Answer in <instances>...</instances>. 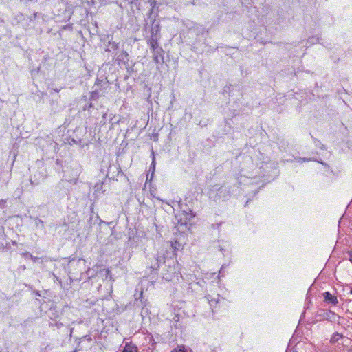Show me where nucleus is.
Returning <instances> with one entry per match:
<instances>
[{"label": "nucleus", "mask_w": 352, "mask_h": 352, "mask_svg": "<svg viewBox=\"0 0 352 352\" xmlns=\"http://www.w3.org/2000/svg\"><path fill=\"white\" fill-rule=\"evenodd\" d=\"M109 87V83L106 78L102 79H97L93 87L94 90L91 92V99H96L99 96H103L107 93V90Z\"/></svg>", "instance_id": "obj_1"}, {"label": "nucleus", "mask_w": 352, "mask_h": 352, "mask_svg": "<svg viewBox=\"0 0 352 352\" xmlns=\"http://www.w3.org/2000/svg\"><path fill=\"white\" fill-rule=\"evenodd\" d=\"M147 264L153 271H157L162 263H164V258L158 254L148 256Z\"/></svg>", "instance_id": "obj_2"}, {"label": "nucleus", "mask_w": 352, "mask_h": 352, "mask_svg": "<svg viewBox=\"0 0 352 352\" xmlns=\"http://www.w3.org/2000/svg\"><path fill=\"white\" fill-rule=\"evenodd\" d=\"M152 52L153 59L156 65H162L164 62V50L162 48H158V50H153Z\"/></svg>", "instance_id": "obj_3"}, {"label": "nucleus", "mask_w": 352, "mask_h": 352, "mask_svg": "<svg viewBox=\"0 0 352 352\" xmlns=\"http://www.w3.org/2000/svg\"><path fill=\"white\" fill-rule=\"evenodd\" d=\"M160 37H156L155 36H151L149 40L148 41V44L149 45L152 51L158 50V48H162L158 44V40Z\"/></svg>", "instance_id": "obj_4"}, {"label": "nucleus", "mask_w": 352, "mask_h": 352, "mask_svg": "<svg viewBox=\"0 0 352 352\" xmlns=\"http://www.w3.org/2000/svg\"><path fill=\"white\" fill-rule=\"evenodd\" d=\"M107 40L108 41V43L106 45L105 51L111 52L113 50H116L118 48V43L116 42H111V38H109V36H107ZM106 41V39L104 42Z\"/></svg>", "instance_id": "obj_5"}, {"label": "nucleus", "mask_w": 352, "mask_h": 352, "mask_svg": "<svg viewBox=\"0 0 352 352\" xmlns=\"http://www.w3.org/2000/svg\"><path fill=\"white\" fill-rule=\"evenodd\" d=\"M323 295H324L325 301H327L333 305H336L338 303L337 297L333 296L330 292H326L324 293Z\"/></svg>", "instance_id": "obj_6"}, {"label": "nucleus", "mask_w": 352, "mask_h": 352, "mask_svg": "<svg viewBox=\"0 0 352 352\" xmlns=\"http://www.w3.org/2000/svg\"><path fill=\"white\" fill-rule=\"evenodd\" d=\"M160 31V26L159 23L153 22L151 30V36H155L156 37H160L159 32Z\"/></svg>", "instance_id": "obj_7"}, {"label": "nucleus", "mask_w": 352, "mask_h": 352, "mask_svg": "<svg viewBox=\"0 0 352 352\" xmlns=\"http://www.w3.org/2000/svg\"><path fill=\"white\" fill-rule=\"evenodd\" d=\"M138 349L137 346L132 343L126 342L124 345L122 352H138Z\"/></svg>", "instance_id": "obj_8"}, {"label": "nucleus", "mask_w": 352, "mask_h": 352, "mask_svg": "<svg viewBox=\"0 0 352 352\" xmlns=\"http://www.w3.org/2000/svg\"><path fill=\"white\" fill-rule=\"evenodd\" d=\"M128 54L126 52L122 51L117 57V61L120 63L121 62L126 63L128 60Z\"/></svg>", "instance_id": "obj_9"}, {"label": "nucleus", "mask_w": 352, "mask_h": 352, "mask_svg": "<svg viewBox=\"0 0 352 352\" xmlns=\"http://www.w3.org/2000/svg\"><path fill=\"white\" fill-rule=\"evenodd\" d=\"M218 191L219 192V198H221L222 196H221V194L223 193V197L224 199H226L227 198V195H226V193H228V191L225 188H223V186L222 187H220L218 189Z\"/></svg>", "instance_id": "obj_10"}, {"label": "nucleus", "mask_w": 352, "mask_h": 352, "mask_svg": "<svg viewBox=\"0 0 352 352\" xmlns=\"http://www.w3.org/2000/svg\"><path fill=\"white\" fill-rule=\"evenodd\" d=\"M50 327L56 326L58 329H59V328H60V327L63 326V324H62V323H59V322H56L55 320L51 319V320L50 321Z\"/></svg>", "instance_id": "obj_11"}, {"label": "nucleus", "mask_w": 352, "mask_h": 352, "mask_svg": "<svg viewBox=\"0 0 352 352\" xmlns=\"http://www.w3.org/2000/svg\"><path fill=\"white\" fill-rule=\"evenodd\" d=\"M340 338H342V335L340 333H335L333 334V337L331 338V342H336L338 341Z\"/></svg>", "instance_id": "obj_12"}, {"label": "nucleus", "mask_w": 352, "mask_h": 352, "mask_svg": "<svg viewBox=\"0 0 352 352\" xmlns=\"http://www.w3.org/2000/svg\"><path fill=\"white\" fill-rule=\"evenodd\" d=\"M311 160V158H305V157H299V158L296 159V161H298V162H307Z\"/></svg>", "instance_id": "obj_13"}, {"label": "nucleus", "mask_w": 352, "mask_h": 352, "mask_svg": "<svg viewBox=\"0 0 352 352\" xmlns=\"http://www.w3.org/2000/svg\"><path fill=\"white\" fill-rule=\"evenodd\" d=\"M24 255H26V256H29L30 258L34 261V262H36V261L38 260V258L37 257H35L32 254H30L29 252H26L24 254Z\"/></svg>", "instance_id": "obj_14"}, {"label": "nucleus", "mask_w": 352, "mask_h": 352, "mask_svg": "<svg viewBox=\"0 0 352 352\" xmlns=\"http://www.w3.org/2000/svg\"><path fill=\"white\" fill-rule=\"evenodd\" d=\"M171 352H186L184 347H179L177 349H174Z\"/></svg>", "instance_id": "obj_15"}, {"label": "nucleus", "mask_w": 352, "mask_h": 352, "mask_svg": "<svg viewBox=\"0 0 352 352\" xmlns=\"http://www.w3.org/2000/svg\"><path fill=\"white\" fill-rule=\"evenodd\" d=\"M208 301H209L211 307H212L214 304L217 305L219 303V300H216L214 299H212V300L208 299Z\"/></svg>", "instance_id": "obj_16"}, {"label": "nucleus", "mask_w": 352, "mask_h": 352, "mask_svg": "<svg viewBox=\"0 0 352 352\" xmlns=\"http://www.w3.org/2000/svg\"><path fill=\"white\" fill-rule=\"evenodd\" d=\"M108 270H105L104 268L103 270H102L100 271V274H102V276H107V274H108Z\"/></svg>", "instance_id": "obj_17"}, {"label": "nucleus", "mask_w": 352, "mask_h": 352, "mask_svg": "<svg viewBox=\"0 0 352 352\" xmlns=\"http://www.w3.org/2000/svg\"><path fill=\"white\" fill-rule=\"evenodd\" d=\"M151 167H153V170H155V157H153V161H152L151 164Z\"/></svg>", "instance_id": "obj_18"}, {"label": "nucleus", "mask_w": 352, "mask_h": 352, "mask_svg": "<svg viewBox=\"0 0 352 352\" xmlns=\"http://www.w3.org/2000/svg\"><path fill=\"white\" fill-rule=\"evenodd\" d=\"M224 268H225V267H224V266H223V265L221 267V269H220V270H219V275H220V274H223V272H224Z\"/></svg>", "instance_id": "obj_19"}, {"label": "nucleus", "mask_w": 352, "mask_h": 352, "mask_svg": "<svg viewBox=\"0 0 352 352\" xmlns=\"http://www.w3.org/2000/svg\"><path fill=\"white\" fill-rule=\"evenodd\" d=\"M349 261L352 263V252H349Z\"/></svg>", "instance_id": "obj_20"}, {"label": "nucleus", "mask_w": 352, "mask_h": 352, "mask_svg": "<svg viewBox=\"0 0 352 352\" xmlns=\"http://www.w3.org/2000/svg\"><path fill=\"white\" fill-rule=\"evenodd\" d=\"M70 28H71V25H65V26L63 27V29L65 30V29Z\"/></svg>", "instance_id": "obj_21"}, {"label": "nucleus", "mask_w": 352, "mask_h": 352, "mask_svg": "<svg viewBox=\"0 0 352 352\" xmlns=\"http://www.w3.org/2000/svg\"><path fill=\"white\" fill-rule=\"evenodd\" d=\"M60 89H57V88L54 89V91L55 92H59V91H60Z\"/></svg>", "instance_id": "obj_22"}, {"label": "nucleus", "mask_w": 352, "mask_h": 352, "mask_svg": "<svg viewBox=\"0 0 352 352\" xmlns=\"http://www.w3.org/2000/svg\"><path fill=\"white\" fill-rule=\"evenodd\" d=\"M60 161L59 160H56V164H60Z\"/></svg>", "instance_id": "obj_23"}, {"label": "nucleus", "mask_w": 352, "mask_h": 352, "mask_svg": "<svg viewBox=\"0 0 352 352\" xmlns=\"http://www.w3.org/2000/svg\"><path fill=\"white\" fill-rule=\"evenodd\" d=\"M6 201L4 200L0 201V204H4Z\"/></svg>", "instance_id": "obj_24"}, {"label": "nucleus", "mask_w": 352, "mask_h": 352, "mask_svg": "<svg viewBox=\"0 0 352 352\" xmlns=\"http://www.w3.org/2000/svg\"><path fill=\"white\" fill-rule=\"evenodd\" d=\"M6 201L4 200L0 201V204H4Z\"/></svg>", "instance_id": "obj_25"}, {"label": "nucleus", "mask_w": 352, "mask_h": 352, "mask_svg": "<svg viewBox=\"0 0 352 352\" xmlns=\"http://www.w3.org/2000/svg\"><path fill=\"white\" fill-rule=\"evenodd\" d=\"M351 293L352 294V289H351Z\"/></svg>", "instance_id": "obj_26"}]
</instances>
